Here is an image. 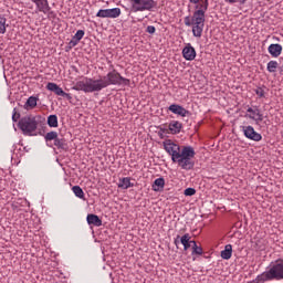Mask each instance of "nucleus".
<instances>
[{"mask_svg":"<svg viewBox=\"0 0 283 283\" xmlns=\"http://www.w3.org/2000/svg\"><path fill=\"white\" fill-rule=\"evenodd\" d=\"M164 148L169 156H171L172 163H177L180 168L186 171H191L196 166L193 158H196V150L191 146H184L172 143L171 140L164 142Z\"/></svg>","mask_w":283,"mask_h":283,"instance_id":"2","label":"nucleus"},{"mask_svg":"<svg viewBox=\"0 0 283 283\" xmlns=\"http://www.w3.org/2000/svg\"><path fill=\"white\" fill-rule=\"evenodd\" d=\"M190 3H195L196 6H200L202 3V0H189Z\"/></svg>","mask_w":283,"mask_h":283,"instance_id":"37","label":"nucleus"},{"mask_svg":"<svg viewBox=\"0 0 283 283\" xmlns=\"http://www.w3.org/2000/svg\"><path fill=\"white\" fill-rule=\"evenodd\" d=\"M182 56L186 61H193L196 59V49L188 43L182 50Z\"/></svg>","mask_w":283,"mask_h":283,"instance_id":"11","label":"nucleus"},{"mask_svg":"<svg viewBox=\"0 0 283 283\" xmlns=\"http://www.w3.org/2000/svg\"><path fill=\"white\" fill-rule=\"evenodd\" d=\"M72 191L76 196V198L85 200V192L83 191V188H81V186H73Z\"/></svg>","mask_w":283,"mask_h":283,"instance_id":"24","label":"nucleus"},{"mask_svg":"<svg viewBox=\"0 0 283 283\" xmlns=\"http://www.w3.org/2000/svg\"><path fill=\"white\" fill-rule=\"evenodd\" d=\"M49 127H59V117L56 115H50L48 117Z\"/></svg>","mask_w":283,"mask_h":283,"instance_id":"26","label":"nucleus"},{"mask_svg":"<svg viewBox=\"0 0 283 283\" xmlns=\"http://www.w3.org/2000/svg\"><path fill=\"white\" fill-rule=\"evenodd\" d=\"M83 36H85V31L78 30L75 33V35L72 38V40L70 41V43H69L70 48H76V45H78V43L81 42V39H83Z\"/></svg>","mask_w":283,"mask_h":283,"instance_id":"15","label":"nucleus"},{"mask_svg":"<svg viewBox=\"0 0 283 283\" xmlns=\"http://www.w3.org/2000/svg\"><path fill=\"white\" fill-rule=\"evenodd\" d=\"M247 112L248 114H252L249 115V118H251V120H255V123H262V120H264V115L258 106L249 107Z\"/></svg>","mask_w":283,"mask_h":283,"instance_id":"10","label":"nucleus"},{"mask_svg":"<svg viewBox=\"0 0 283 283\" xmlns=\"http://www.w3.org/2000/svg\"><path fill=\"white\" fill-rule=\"evenodd\" d=\"M59 138V133L52 130L46 133V135L44 136V139L46 140V143H50V140H55Z\"/></svg>","mask_w":283,"mask_h":283,"instance_id":"27","label":"nucleus"},{"mask_svg":"<svg viewBox=\"0 0 283 283\" xmlns=\"http://www.w3.org/2000/svg\"><path fill=\"white\" fill-rule=\"evenodd\" d=\"M268 52L271 54V56H273V59H277V56L282 54V46L280 44H270Z\"/></svg>","mask_w":283,"mask_h":283,"instance_id":"16","label":"nucleus"},{"mask_svg":"<svg viewBox=\"0 0 283 283\" xmlns=\"http://www.w3.org/2000/svg\"><path fill=\"white\" fill-rule=\"evenodd\" d=\"M277 67H280L277 61L272 60L268 63V72H270V74L277 72Z\"/></svg>","mask_w":283,"mask_h":283,"instance_id":"25","label":"nucleus"},{"mask_svg":"<svg viewBox=\"0 0 283 283\" xmlns=\"http://www.w3.org/2000/svg\"><path fill=\"white\" fill-rule=\"evenodd\" d=\"M191 235L189 233L184 234L180 238V243L184 245V251H189L191 249Z\"/></svg>","mask_w":283,"mask_h":283,"instance_id":"18","label":"nucleus"},{"mask_svg":"<svg viewBox=\"0 0 283 283\" xmlns=\"http://www.w3.org/2000/svg\"><path fill=\"white\" fill-rule=\"evenodd\" d=\"M54 145L55 147H57V149H63L64 151H66L67 149V140H65V138H56L54 140Z\"/></svg>","mask_w":283,"mask_h":283,"instance_id":"23","label":"nucleus"},{"mask_svg":"<svg viewBox=\"0 0 283 283\" xmlns=\"http://www.w3.org/2000/svg\"><path fill=\"white\" fill-rule=\"evenodd\" d=\"M184 193H185V196H196V189L187 188Z\"/></svg>","mask_w":283,"mask_h":283,"instance_id":"32","label":"nucleus"},{"mask_svg":"<svg viewBox=\"0 0 283 283\" xmlns=\"http://www.w3.org/2000/svg\"><path fill=\"white\" fill-rule=\"evenodd\" d=\"M0 34H6V18L0 15Z\"/></svg>","mask_w":283,"mask_h":283,"instance_id":"29","label":"nucleus"},{"mask_svg":"<svg viewBox=\"0 0 283 283\" xmlns=\"http://www.w3.org/2000/svg\"><path fill=\"white\" fill-rule=\"evenodd\" d=\"M118 187L120 189H129V187H134V184H132V179L129 177H125L119 180Z\"/></svg>","mask_w":283,"mask_h":283,"instance_id":"22","label":"nucleus"},{"mask_svg":"<svg viewBox=\"0 0 283 283\" xmlns=\"http://www.w3.org/2000/svg\"><path fill=\"white\" fill-rule=\"evenodd\" d=\"M184 21H185V25H187V28H191V25L193 28V18L192 17L187 15L184 19Z\"/></svg>","mask_w":283,"mask_h":283,"instance_id":"31","label":"nucleus"},{"mask_svg":"<svg viewBox=\"0 0 283 283\" xmlns=\"http://www.w3.org/2000/svg\"><path fill=\"white\" fill-rule=\"evenodd\" d=\"M233 253V245L227 244L224 250L221 251L222 260H231V255Z\"/></svg>","mask_w":283,"mask_h":283,"instance_id":"19","label":"nucleus"},{"mask_svg":"<svg viewBox=\"0 0 283 283\" xmlns=\"http://www.w3.org/2000/svg\"><path fill=\"white\" fill-rule=\"evenodd\" d=\"M195 12L192 13V34L200 39L202 36V31L205 30L206 14L209 10V0H202L200 4L195 7Z\"/></svg>","mask_w":283,"mask_h":283,"instance_id":"3","label":"nucleus"},{"mask_svg":"<svg viewBox=\"0 0 283 283\" xmlns=\"http://www.w3.org/2000/svg\"><path fill=\"white\" fill-rule=\"evenodd\" d=\"M146 32H148V34H156V27L148 25Z\"/></svg>","mask_w":283,"mask_h":283,"instance_id":"33","label":"nucleus"},{"mask_svg":"<svg viewBox=\"0 0 283 283\" xmlns=\"http://www.w3.org/2000/svg\"><path fill=\"white\" fill-rule=\"evenodd\" d=\"M31 1L35 3L40 12H43L44 14H48V12H50V3H48V0H31Z\"/></svg>","mask_w":283,"mask_h":283,"instance_id":"13","label":"nucleus"},{"mask_svg":"<svg viewBox=\"0 0 283 283\" xmlns=\"http://www.w3.org/2000/svg\"><path fill=\"white\" fill-rule=\"evenodd\" d=\"M182 129V123L178 120H171L168 125V132L169 134H180Z\"/></svg>","mask_w":283,"mask_h":283,"instance_id":"14","label":"nucleus"},{"mask_svg":"<svg viewBox=\"0 0 283 283\" xmlns=\"http://www.w3.org/2000/svg\"><path fill=\"white\" fill-rule=\"evenodd\" d=\"M279 72H280L281 76H283V65L279 67Z\"/></svg>","mask_w":283,"mask_h":283,"instance_id":"39","label":"nucleus"},{"mask_svg":"<svg viewBox=\"0 0 283 283\" xmlns=\"http://www.w3.org/2000/svg\"><path fill=\"white\" fill-rule=\"evenodd\" d=\"M87 223L93 224V227H103V220L96 214H87Z\"/></svg>","mask_w":283,"mask_h":283,"instance_id":"17","label":"nucleus"},{"mask_svg":"<svg viewBox=\"0 0 283 283\" xmlns=\"http://www.w3.org/2000/svg\"><path fill=\"white\" fill-rule=\"evenodd\" d=\"M227 3H238L240 0H226Z\"/></svg>","mask_w":283,"mask_h":283,"instance_id":"38","label":"nucleus"},{"mask_svg":"<svg viewBox=\"0 0 283 283\" xmlns=\"http://www.w3.org/2000/svg\"><path fill=\"white\" fill-rule=\"evenodd\" d=\"M165 189V178H157L153 184V191H163Z\"/></svg>","mask_w":283,"mask_h":283,"instance_id":"20","label":"nucleus"},{"mask_svg":"<svg viewBox=\"0 0 283 283\" xmlns=\"http://www.w3.org/2000/svg\"><path fill=\"white\" fill-rule=\"evenodd\" d=\"M242 129L245 138H249V140H254V143H260V140H262V135L255 132L253 126H243Z\"/></svg>","mask_w":283,"mask_h":283,"instance_id":"9","label":"nucleus"},{"mask_svg":"<svg viewBox=\"0 0 283 283\" xmlns=\"http://www.w3.org/2000/svg\"><path fill=\"white\" fill-rule=\"evenodd\" d=\"M169 112H172V114H177L178 116H182L185 118V116H189V111H187V108L178 105V104H171L169 106Z\"/></svg>","mask_w":283,"mask_h":283,"instance_id":"12","label":"nucleus"},{"mask_svg":"<svg viewBox=\"0 0 283 283\" xmlns=\"http://www.w3.org/2000/svg\"><path fill=\"white\" fill-rule=\"evenodd\" d=\"M129 78H125L120 76L118 71L113 70L108 72L106 76L103 78L94 80L92 77H84L82 81H78L73 86L75 92H85V94H92V92H101V90H105V87H109V85H129Z\"/></svg>","mask_w":283,"mask_h":283,"instance_id":"1","label":"nucleus"},{"mask_svg":"<svg viewBox=\"0 0 283 283\" xmlns=\"http://www.w3.org/2000/svg\"><path fill=\"white\" fill-rule=\"evenodd\" d=\"M273 280H283V259H279L265 272L256 276V283L271 282Z\"/></svg>","mask_w":283,"mask_h":283,"instance_id":"4","label":"nucleus"},{"mask_svg":"<svg viewBox=\"0 0 283 283\" xmlns=\"http://www.w3.org/2000/svg\"><path fill=\"white\" fill-rule=\"evenodd\" d=\"M132 12H145V10L151 11L156 8V1L154 0H130Z\"/></svg>","mask_w":283,"mask_h":283,"instance_id":"6","label":"nucleus"},{"mask_svg":"<svg viewBox=\"0 0 283 283\" xmlns=\"http://www.w3.org/2000/svg\"><path fill=\"white\" fill-rule=\"evenodd\" d=\"M18 127L24 136H34V132L39 127V122H36V117L33 115H28L18 122Z\"/></svg>","mask_w":283,"mask_h":283,"instance_id":"5","label":"nucleus"},{"mask_svg":"<svg viewBox=\"0 0 283 283\" xmlns=\"http://www.w3.org/2000/svg\"><path fill=\"white\" fill-rule=\"evenodd\" d=\"M202 253H203L202 247H198V244L196 242H193L192 255H202Z\"/></svg>","mask_w":283,"mask_h":283,"instance_id":"28","label":"nucleus"},{"mask_svg":"<svg viewBox=\"0 0 283 283\" xmlns=\"http://www.w3.org/2000/svg\"><path fill=\"white\" fill-rule=\"evenodd\" d=\"M98 19H118L120 17V8L102 9L96 13Z\"/></svg>","mask_w":283,"mask_h":283,"instance_id":"7","label":"nucleus"},{"mask_svg":"<svg viewBox=\"0 0 283 283\" xmlns=\"http://www.w3.org/2000/svg\"><path fill=\"white\" fill-rule=\"evenodd\" d=\"M255 94L260 96V98H264V91L261 87L255 90Z\"/></svg>","mask_w":283,"mask_h":283,"instance_id":"34","label":"nucleus"},{"mask_svg":"<svg viewBox=\"0 0 283 283\" xmlns=\"http://www.w3.org/2000/svg\"><path fill=\"white\" fill-rule=\"evenodd\" d=\"M12 120L13 123H18L19 120H21V113H19L17 108L13 109Z\"/></svg>","mask_w":283,"mask_h":283,"instance_id":"30","label":"nucleus"},{"mask_svg":"<svg viewBox=\"0 0 283 283\" xmlns=\"http://www.w3.org/2000/svg\"><path fill=\"white\" fill-rule=\"evenodd\" d=\"M39 101V97H35V96H30L25 104H24V109H34V107H36V103Z\"/></svg>","mask_w":283,"mask_h":283,"instance_id":"21","label":"nucleus"},{"mask_svg":"<svg viewBox=\"0 0 283 283\" xmlns=\"http://www.w3.org/2000/svg\"><path fill=\"white\" fill-rule=\"evenodd\" d=\"M163 134H169V129L159 127V133H158V135H159L160 137H163Z\"/></svg>","mask_w":283,"mask_h":283,"instance_id":"35","label":"nucleus"},{"mask_svg":"<svg viewBox=\"0 0 283 283\" xmlns=\"http://www.w3.org/2000/svg\"><path fill=\"white\" fill-rule=\"evenodd\" d=\"M46 90H49V92H54L56 96H63L66 101H72V94L65 93V91L54 82H49L46 84Z\"/></svg>","mask_w":283,"mask_h":283,"instance_id":"8","label":"nucleus"},{"mask_svg":"<svg viewBox=\"0 0 283 283\" xmlns=\"http://www.w3.org/2000/svg\"><path fill=\"white\" fill-rule=\"evenodd\" d=\"M193 242H196V241L190 239V247H191V244L193 247Z\"/></svg>","mask_w":283,"mask_h":283,"instance_id":"40","label":"nucleus"},{"mask_svg":"<svg viewBox=\"0 0 283 283\" xmlns=\"http://www.w3.org/2000/svg\"><path fill=\"white\" fill-rule=\"evenodd\" d=\"M180 235L178 234L177 237H176V239H175V241H174V244H175V247H177V249H178V244H180Z\"/></svg>","mask_w":283,"mask_h":283,"instance_id":"36","label":"nucleus"}]
</instances>
